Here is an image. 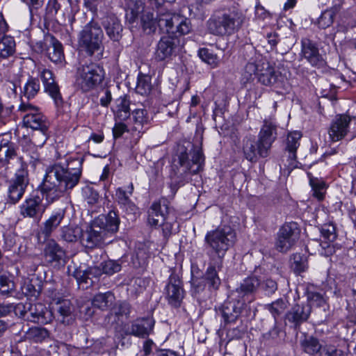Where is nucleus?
<instances>
[{
  "label": "nucleus",
  "instance_id": "obj_45",
  "mask_svg": "<svg viewBox=\"0 0 356 356\" xmlns=\"http://www.w3.org/2000/svg\"><path fill=\"white\" fill-rule=\"evenodd\" d=\"M198 56L203 62L207 63L212 68L217 67L219 65L220 59L218 56L207 48L200 49Z\"/></svg>",
  "mask_w": 356,
  "mask_h": 356
},
{
  "label": "nucleus",
  "instance_id": "obj_13",
  "mask_svg": "<svg viewBox=\"0 0 356 356\" xmlns=\"http://www.w3.org/2000/svg\"><path fill=\"white\" fill-rule=\"evenodd\" d=\"M246 300H243L239 296H233L232 293L229 299L225 302L222 307L221 315L225 324L234 322L245 309Z\"/></svg>",
  "mask_w": 356,
  "mask_h": 356
},
{
  "label": "nucleus",
  "instance_id": "obj_15",
  "mask_svg": "<svg viewBox=\"0 0 356 356\" xmlns=\"http://www.w3.org/2000/svg\"><path fill=\"white\" fill-rule=\"evenodd\" d=\"M277 125L272 120H265L258 134V142L260 143V152L266 154L269 152L272 144L277 138Z\"/></svg>",
  "mask_w": 356,
  "mask_h": 356
},
{
  "label": "nucleus",
  "instance_id": "obj_48",
  "mask_svg": "<svg viewBox=\"0 0 356 356\" xmlns=\"http://www.w3.org/2000/svg\"><path fill=\"white\" fill-rule=\"evenodd\" d=\"M261 68L254 62H249L246 64L244 72L243 73V79L245 82L252 81L256 76L260 72Z\"/></svg>",
  "mask_w": 356,
  "mask_h": 356
},
{
  "label": "nucleus",
  "instance_id": "obj_3",
  "mask_svg": "<svg viewBox=\"0 0 356 356\" xmlns=\"http://www.w3.org/2000/svg\"><path fill=\"white\" fill-rule=\"evenodd\" d=\"M120 220L117 213L111 211L106 216L101 215L95 218L86 230L81 235V243L88 248L100 247L109 243L112 234L117 232Z\"/></svg>",
  "mask_w": 356,
  "mask_h": 356
},
{
  "label": "nucleus",
  "instance_id": "obj_55",
  "mask_svg": "<svg viewBox=\"0 0 356 356\" xmlns=\"http://www.w3.org/2000/svg\"><path fill=\"white\" fill-rule=\"evenodd\" d=\"M307 301L306 305L316 307H321L325 303L324 297L319 293L309 291L307 293Z\"/></svg>",
  "mask_w": 356,
  "mask_h": 356
},
{
  "label": "nucleus",
  "instance_id": "obj_61",
  "mask_svg": "<svg viewBox=\"0 0 356 356\" xmlns=\"http://www.w3.org/2000/svg\"><path fill=\"white\" fill-rule=\"evenodd\" d=\"M99 98L100 105L104 107H108L112 100V95L108 88L103 89L101 92Z\"/></svg>",
  "mask_w": 356,
  "mask_h": 356
},
{
  "label": "nucleus",
  "instance_id": "obj_37",
  "mask_svg": "<svg viewBox=\"0 0 356 356\" xmlns=\"http://www.w3.org/2000/svg\"><path fill=\"white\" fill-rule=\"evenodd\" d=\"M63 218V211H59L53 213L51 216L44 222L43 228L42 229V233L46 236H49L51 232L56 229L60 224Z\"/></svg>",
  "mask_w": 356,
  "mask_h": 356
},
{
  "label": "nucleus",
  "instance_id": "obj_40",
  "mask_svg": "<svg viewBox=\"0 0 356 356\" xmlns=\"http://www.w3.org/2000/svg\"><path fill=\"white\" fill-rule=\"evenodd\" d=\"M307 175L309 178V184L312 188L313 195L318 200H323L326 190L325 181L322 179L312 177L310 172H309Z\"/></svg>",
  "mask_w": 356,
  "mask_h": 356
},
{
  "label": "nucleus",
  "instance_id": "obj_39",
  "mask_svg": "<svg viewBox=\"0 0 356 356\" xmlns=\"http://www.w3.org/2000/svg\"><path fill=\"white\" fill-rule=\"evenodd\" d=\"M114 296L111 292L100 293L94 296L92 305L101 310H105L112 304Z\"/></svg>",
  "mask_w": 356,
  "mask_h": 356
},
{
  "label": "nucleus",
  "instance_id": "obj_35",
  "mask_svg": "<svg viewBox=\"0 0 356 356\" xmlns=\"http://www.w3.org/2000/svg\"><path fill=\"white\" fill-rule=\"evenodd\" d=\"M300 346L305 353L313 356H318L322 348V344L317 338L306 334L300 339Z\"/></svg>",
  "mask_w": 356,
  "mask_h": 356
},
{
  "label": "nucleus",
  "instance_id": "obj_46",
  "mask_svg": "<svg viewBox=\"0 0 356 356\" xmlns=\"http://www.w3.org/2000/svg\"><path fill=\"white\" fill-rule=\"evenodd\" d=\"M102 272L108 275H112L120 271L122 264L119 260L108 259L101 263Z\"/></svg>",
  "mask_w": 356,
  "mask_h": 356
},
{
  "label": "nucleus",
  "instance_id": "obj_11",
  "mask_svg": "<svg viewBox=\"0 0 356 356\" xmlns=\"http://www.w3.org/2000/svg\"><path fill=\"white\" fill-rule=\"evenodd\" d=\"M19 213L23 218L40 220L46 210L43 197L37 194H31L19 207Z\"/></svg>",
  "mask_w": 356,
  "mask_h": 356
},
{
  "label": "nucleus",
  "instance_id": "obj_8",
  "mask_svg": "<svg viewBox=\"0 0 356 356\" xmlns=\"http://www.w3.org/2000/svg\"><path fill=\"white\" fill-rule=\"evenodd\" d=\"M29 184L28 165L22 164L20 168H16L15 176L8 187L7 201L11 204L17 203L24 195Z\"/></svg>",
  "mask_w": 356,
  "mask_h": 356
},
{
  "label": "nucleus",
  "instance_id": "obj_16",
  "mask_svg": "<svg viewBox=\"0 0 356 356\" xmlns=\"http://www.w3.org/2000/svg\"><path fill=\"white\" fill-rule=\"evenodd\" d=\"M39 76L44 85V90L54 99L57 107L63 104V99L60 92L58 86L55 82L53 73L48 69H39Z\"/></svg>",
  "mask_w": 356,
  "mask_h": 356
},
{
  "label": "nucleus",
  "instance_id": "obj_9",
  "mask_svg": "<svg viewBox=\"0 0 356 356\" xmlns=\"http://www.w3.org/2000/svg\"><path fill=\"white\" fill-rule=\"evenodd\" d=\"M19 111L24 113L22 116L24 127L32 130H48L49 122L47 118L39 111L38 108L29 103L22 102Z\"/></svg>",
  "mask_w": 356,
  "mask_h": 356
},
{
  "label": "nucleus",
  "instance_id": "obj_36",
  "mask_svg": "<svg viewBox=\"0 0 356 356\" xmlns=\"http://www.w3.org/2000/svg\"><path fill=\"white\" fill-rule=\"evenodd\" d=\"M52 308L57 311L63 318L69 316L72 313V305L69 300L52 294L51 296Z\"/></svg>",
  "mask_w": 356,
  "mask_h": 356
},
{
  "label": "nucleus",
  "instance_id": "obj_31",
  "mask_svg": "<svg viewBox=\"0 0 356 356\" xmlns=\"http://www.w3.org/2000/svg\"><path fill=\"white\" fill-rule=\"evenodd\" d=\"M302 54L312 66H317L322 61L318 47L310 40H302Z\"/></svg>",
  "mask_w": 356,
  "mask_h": 356
},
{
  "label": "nucleus",
  "instance_id": "obj_49",
  "mask_svg": "<svg viewBox=\"0 0 356 356\" xmlns=\"http://www.w3.org/2000/svg\"><path fill=\"white\" fill-rule=\"evenodd\" d=\"M62 232V237L68 242L76 241L78 238L81 239V235L82 234V230L79 227H64Z\"/></svg>",
  "mask_w": 356,
  "mask_h": 356
},
{
  "label": "nucleus",
  "instance_id": "obj_57",
  "mask_svg": "<svg viewBox=\"0 0 356 356\" xmlns=\"http://www.w3.org/2000/svg\"><path fill=\"white\" fill-rule=\"evenodd\" d=\"M321 234L323 238L329 241H333L337 238L336 229L332 224H325L321 228Z\"/></svg>",
  "mask_w": 356,
  "mask_h": 356
},
{
  "label": "nucleus",
  "instance_id": "obj_12",
  "mask_svg": "<svg viewBox=\"0 0 356 356\" xmlns=\"http://www.w3.org/2000/svg\"><path fill=\"white\" fill-rule=\"evenodd\" d=\"M25 309H21L20 315L27 320L40 324H47L53 319L52 312L48 309L43 304H28L24 305Z\"/></svg>",
  "mask_w": 356,
  "mask_h": 356
},
{
  "label": "nucleus",
  "instance_id": "obj_7",
  "mask_svg": "<svg viewBox=\"0 0 356 356\" xmlns=\"http://www.w3.org/2000/svg\"><path fill=\"white\" fill-rule=\"evenodd\" d=\"M104 33L97 23L90 22L81 31L79 35V44L90 56L102 46Z\"/></svg>",
  "mask_w": 356,
  "mask_h": 356
},
{
  "label": "nucleus",
  "instance_id": "obj_29",
  "mask_svg": "<svg viewBox=\"0 0 356 356\" xmlns=\"http://www.w3.org/2000/svg\"><path fill=\"white\" fill-rule=\"evenodd\" d=\"M311 313V307L306 304H297L287 314V319L292 322L296 326L300 325L306 321Z\"/></svg>",
  "mask_w": 356,
  "mask_h": 356
},
{
  "label": "nucleus",
  "instance_id": "obj_59",
  "mask_svg": "<svg viewBox=\"0 0 356 356\" xmlns=\"http://www.w3.org/2000/svg\"><path fill=\"white\" fill-rule=\"evenodd\" d=\"M125 132L131 133V127H128L123 122H119L115 124L113 128V135L115 138H120Z\"/></svg>",
  "mask_w": 356,
  "mask_h": 356
},
{
  "label": "nucleus",
  "instance_id": "obj_47",
  "mask_svg": "<svg viewBox=\"0 0 356 356\" xmlns=\"http://www.w3.org/2000/svg\"><path fill=\"white\" fill-rule=\"evenodd\" d=\"M287 306L288 302L283 298H280L271 304L267 305L266 307L275 318L285 311Z\"/></svg>",
  "mask_w": 356,
  "mask_h": 356
},
{
  "label": "nucleus",
  "instance_id": "obj_60",
  "mask_svg": "<svg viewBox=\"0 0 356 356\" xmlns=\"http://www.w3.org/2000/svg\"><path fill=\"white\" fill-rule=\"evenodd\" d=\"M341 353L333 345H322V348L318 356H340Z\"/></svg>",
  "mask_w": 356,
  "mask_h": 356
},
{
  "label": "nucleus",
  "instance_id": "obj_5",
  "mask_svg": "<svg viewBox=\"0 0 356 356\" xmlns=\"http://www.w3.org/2000/svg\"><path fill=\"white\" fill-rule=\"evenodd\" d=\"M236 241V232L229 225L219 226L207 232L204 237L205 244L212 251L208 254L210 257L217 259L218 265H220L227 251L234 245Z\"/></svg>",
  "mask_w": 356,
  "mask_h": 356
},
{
  "label": "nucleus",
  "instance_id": "obj_56",
  "mask_svg": "<svg viewBox=\"0 0 356 356\" xmlns=\"http://www.w3.org/2000/svg\"><path fill=\"white\" fill-rule=\"evenodd\" d=\"M260 289H262L266 294L270 295L274 293L277 289V282L270 278L261 279Z\"/></svg>",
  "mask_w": 356,
  "mask_h": 356
},
{
  "label": "nucleus",
  "instance_id": "obj_58",
  "mask_svg": "<svg viewBox=\"0 0 356 356\" xmlns=\"http://www.w3.org/2000/svg\"><path fill=\"white\" fill-rule=\"evenodd\" d=\"M21 309H25V306L22 304L17 305H14L11 303L0 304V316H6L13 311L16 312L18 311L20 312Z\"/></svg>",
  "mask_w": 356,
  "mask_h": 356
},
{
  "label": "nucleus",
  "instance_id": "obj_28",
  "mask_svg": "<svg viewBox=\"0 0 356 356\" xmlns=\"http://www.w3.org/2000/svg\"><path fill=\"white\" fill-rule=\"evenodd\" d=\"M222 266V260L220 265L217 263V259L210 257L209 267L205 273L204 279L208 284L209 288L217 289L220 285V279L218 275V271L220 270Z\"/></svg>",
  "mask_w": 356,
  "mask_h": 356
},
{
  "label": "nucleus",
  "instance_id": "obj_42",
  "mask_svg": "<svg viewBox=\"0 0 356 356\" xmlns=\"http://www.w3.org/2000/svg\"><path fill=\"white\" fill-rule=\"evenodd\" d=\"M40 88L39 81L35 78L29 77L23 87L22 91L23 97L27 99L35 97Z\"/></svg>",
  "mask_w": 356,
  "mask_h": 356
},
{
  "label": "nucleus",
  "instance_id": "obj_2",
  "mask_svg": "<svg viewBox=\"0 0 356 356\" xmlns=\"http://www.w3.org/2000/svg\"><path fill=\"white\" fill-rule=\"evenodd\" d=\"M138 17L143 31L147 34L155 32L157 26L175 37L186 35L191 31V22L188 18L179 14L166 13L157 19L152 10L145 9L142 0H136L134 4L131 1L126 13V18L130 24L134 23Z\"/></svg>",
  "mask_w": 356,
  "mask_h": 356
},
{
  "label": "nucleus",
  "instance_id": "obj_43",
  "mask_svg": "<svg viewBox=\"0 0 356 356\" xmlns=\"http://www.w3.org/2000/svg\"><path fill=\"white\" fill-rule=\"evenodd\" d=\"M49 59L54 63H61L64 59L63 46L58 40L53 39L51 46L48 49Z\"/></svg>",
  "mask_w": 356,
  "mask_h": 356
},
{
  "label": "nucleus",
  "instance_id": "obj_25",
  "mask_svg": "<svg viewBox=\"0 0 356 356\" xmlns=\"http://www.w3.org/2000/svg\"><path fill=\"white\" fill-rule=\"evenodd\" d=\"M259 81L266 86H279L282 84V76L280 73L275 71L268 63L266 64L260 70L258 74Z\"/></svg>",
  "mask_w": 356,
  "mask_h": 356
},
{
  "label": "nucleus",
  "instance_id": "obj_50",
  "mask_svg": "<svg viewBox=\"0 0 356 356\" xmlns=\"http://www.w3.org/2000/svg\"><path fill=\"white\" fill-rule=\"evenodd\" d=\"M14 282L6 276H0V293L3 296H12L15 291Z\"/></svg>",
  "mask_w": 356,
  "mask_h": 356
},
{
  "label": "nucleus",
  "instance_id": "obj_41",
  "mask_svg": "<svg viewBox=\"0 0 356 356\" xmlns=\"http://www.w3.org/2000/svg\"><path fill=\"white\" fill-rule=\"evenodd\" d=\"M49 336V331L44 327H33L26 333V337L35 343H41Z\"/></svg>",
  "mask_w": 356,
  "mask_h": 356
},
{
  "label": "nucleus",
  "instance_id": "obj_26",
  "mask_svg": "<svg viewBox=\"0 0 356 356\" xmlns=\"http://www.w3.org/2000/svg\"><path fill=\"white\" fill-rule=\"evenodd\" d=\"M342 5V1L337 0L332 7L323 11L317 19L318 26L323 29L330 27L333 24L335 16L341 11Z\"/></svg>",
  "mask_w": 356,
  "mask_h": 356
},
{
  "label": "nucleus",
  "instance_id": "obj_23",
  "mask_svg": "<svg viewBox=\"0 0 356 356\" xmlns=\"http://www.w3.org/2000/svg\"><path fill=\"white\" fill-rule=\"evenodd\" d=\"M102 24L107 35L113 41H118L122 36V26L114 14H108L102 19Z\"/></svg>",
  "mask_w": 356,
  "mask_h": 356
},
{
  "label": "nucleus",
  "instance_id": "obj_27",
  "mask_svg": "<svg viewBox=\"0 0 356 356\" xmlns=\"http://www.w3.org/2000/svg\"><path fill=\"white\" fill-rule=\"evenodd\" d=\"M260 285L261 278L256 275L250 276L245 278L241 284L240 287L233 292V296H239L243 300H245V296L255 292L260 289Z\"/></svg>",
  "mask_w": 356,
  "mask_h": 356
},
{
  "label": "nucleus",
  "instance_id": "obj_20",
  "mask_svg": "<svg viewBox=\"0 0 356 356\" xmlns=\"http://www.w3.org/2000/svg\"><path fill=\"white\" fill-rule=\"evenodd\" d=\"M350 121V118L346 115L337 117L332 121L329 129L330 139L337 142L343 138L349 131Z\"/></svg>",
  "mask_w": 356,
  "mask_h": 356
},
{
  "label": "nucleus",
  "instance_id": "obj_64",
  "mask_svg": "<svg viewBox=\"0 0 356 356\" xmlns=\"http://www.w3.org/2000/svg\"><path fill=\"white\" fill-rule=\"evenodd\" d=\"M161 226H162L163 233L165 237L169 236L172 234L173 223L172 221H169L168 216V219Z\"/></svg>",
  "mask_w": 356,
  "mask_h": 356
},
{
  "label": "nucleus",
  "instance_id": "obj_38",
  "mask_svg": "<svg viewBox=\"0 0 356 356\" xmlns=\"http://www.w3.org/2000/svg\"><path fill=\"white\" fill-rule=\"evenodd\" d=\"M0 40V58H6L15 51V42L13 37L3 35Z\"/></svg>",
  "mask_w": 356,
  "mask_h": 356
},
{
  "label": "nucleus",
  "instance_id": "obj_19",
  "mask_svg": "<svg viewBox=\"0 0 356 356\" xmlns=\"http://www.w3.org/2000/svg\"><path fill=\"white\" fill-rule=\"evenodd\" d=\"M131 134L134 137L140 138L149 127V119L145 109L138 108L132 112Z\"/></svg>",
  "mask_w": 356,
  "mask_h": 356
},
{
  "label": "nucleus",
  "instance_id": "obj_51",
  "mask_svg": "<svg viewBox=\"0 0 356 356\" xmlns=\"http://www.w3.org/2000/svg\"><path fill=\"white\" fill-rule=\"evenodd\" d=\"M191 161L194 166H190L188 170L191 173L197 174L200 171L204 163L202 153L200 150L195 151L192 155Z\"/></svg>",
  "mask_w": 356,
  "mask_h": 356
},
{
  "label": "nucleus",
  "instance_id": "obj_53",
  "mask_svg": "<svg viewBox=\"0 0 356 356\" xmlns=\"http://www.w3.org/2000/svg\"><path fill=\"white\" fill-rule=\"evenodd\" d=\"M31 141L35 146L42 147L48 139V130H33Z\"/></svg>",
  "mask_w": 356,
  "mask_h": 356
},
{
  "label": "nucleus",
  "instance_id": "obj_6",
  "mask_svg": "<svg viewBox=\"0 0 356 356\" xmlns=\"http://www.w3.org/2000/svg\"><path fill=\"white\" fill-rule=\"evenodd\" d=\"M104 70L94 63L81 65L76 70L75 86L82 92L95 89L104 79Z\"/></svg>",
  "mask_w": 356,
  "mask_h": 356
},
{
  "label": "nucleus",
  "instance_id": "obj_14",
  "mask_svg": "<svg viewBox=\"0 0 356 356\" xmlns=\"http://www.w3.org/2000/svg\"><path fill=\"white\" fill-rule=\"evenodd\" d=\"M165 290L168 304L176 308L180 307L184 298L185 291L183 289L182 281L177 275L172 274L169 277Z\"/></svg>",
  "mask_w": 356,
  "mask_h": 356
},
{
  "label": "nucleus",
  "instance_id": "obj_4",
  "mask_svg": "<svg viewBox=\"0 0 356 356\" xmlns=\"http://www.w3.org/2000/svg\"><path fill=\"white\" fill-rule=\"evenodd\" d=\"M245 21L244 15L238 10H221L214 12L206 22L207 31L216 36H229L236 33Z\"/></svg>",
  "mask_w": 356,
  "mask_h": 356
},
{
  "label": "nucleus",
  "instance_id": "obj_52",
  "mask_svg": "<svg viewBox=\"0 0 356 356\" xmlns=\"http://www.w3.org/2000/svg\"><path fill=\"white\" fill-rule=\"evenodd\" d=\"M22 293L28 298H36L39 294V289H36L35 286L29 280H25L21 286Z\"/></svg>",
  "mask_w": 356,
  "mask_h": 356
},
{
  "label": "nucleus",
  "instance_id": "obj_34",
  "mask_svg": "<svg viewBox=\"0 0 356 356\" xmlns=\"http://www.w3.org/2000/svg\"><path fill=\"white\" fill-rule=\"evenodd\" d=\"M267 152L266 154H263L260 152V143L257 141L248 140L246 141L243 146V154L245 159L251 162H256L258 156L262 158H266L268 155Z\"/></svg>",
  "mask_w": 356,
  "mask_h": 356
},
{
  "label": "nucleus",
  "instance_id": "obj_62",
  "mask_svg": "<svg viewBox=\"0 0 356 356\" xmlns=\"http://www.w3.org/2000/svg\"><path fill=\"white\" fill-rule=\"evenodd\" d=\"M115 313L117 316H127L130 313L129 305L126 302L120 303L115 309Z\"/></svg>",
  "mask_w": 356,
  "mask_h": 356
},
{
  "label": "nucleus",
  "instance_id": "obj_22",
  "mask_svg": "<svg viewBox=\"0 0 356 356\" xmlns=\"http://www.w3.org/2000/svg\"><path fill=\"white\" fill-rule=\"evenodd\" d=\"M134 185L131 183L127 190L119 187L115 191L116 201L120 208L125 211L127 213H134L137 211L136 205L132 202L130 197L134 192Z\"/></svg>",
  "mask_w": 356,
  "mask_h": 356
},
{
  "label": "nucleus",
  "instance_id": "obj_44",
  "mask_svg": "<svg viewBox=\"0 0 356 356\" xmlns=\"http://www.w3.org/2000/svg\"><path fill=\"white\" fill-rule=\"evenodd\" d=\"M151 89V77L143 73H139L136 87V92L142 95H145L150 92Z\"/></svg>",
  "mask_w": 356,
  "mask_h": 356
},
{
  "label": "nucleus",
  "instance_id": "obj_24",
  "mask_svg": "<svg viewBox=\"0 0 356 356\" xmlns=\"http://www.w3.org/2000/svg\"><path fill=\"white\" fill-rule=\"evenodd\" d=\"M168 207L160 202H154L148 211V222L150 225L161 226L168 219Z\"/></svg>",
  "mask_w": 356,
  "mask_h": 356
},
{
  "label": "nucleus",
  "instance_id": "obj_32",
  "mask_svg": "<svg viewBox=\"0 0 356 356\" xmlns=\"http://www.w3.org/2000/svg\"><path fill=\"white\" fill-rule=\"evenodd\" d=\"M44 254L46 259L51 263L54 261L60 263L64 260L65 256V251L54 241H49L47 243Z\"/></svg>",
  "mask_w": 356,
  "mask_h": 356
},
{
  "label": "nucleus",
  "instance_id": "obj_1",
  "mask_svg": "<svg viewBox=\"0 0 356 356\" xmlns=\"http://www.w3.org/2000/svg\"><path fill=\"white\" fill-rule=\"evenodd\" d=\"M83 159L70 158L47 167L40 191L49 204L75 187L81 178Z\"/></svg>",
  "mask_w": 356,
  "mask_h": 356
},
{
  "label": "nucleus",
  "instance_id": "obj_10",
  "mask_svg": "<svg viewBox=\"0 0 356 356\" xmlns=\"http://www.w3.org/2000/svg\"><path fill=\"white\" fill-rule=\"evenodd\" d=\"M300 230L295 222L284 223L277 234L275 248L281 252H286L297 242L300 237Z\"/></svg>",
  "mask_w": 356,
  "mask_h": 356
},
{
  "label": "nucleus",
  "instance_id": "obj_63",
  "mask_svg": "<svg viewBox=\"0 0 356 356\" xmlns=\"http://www.w3.org/2000/svg\"><path fill=\"white\" fill-rule=\"evenodd\" d=\"M294 268L296 271L300 273L306 269V264L302 261L301 256L300 254H295L293 256Z\"/></svg>",
  "mask_w": 356,
  "mask_h": 356
},
{
  "label": "nucleus",
  "instance_id": "obj_30",
  "mask_svg": "<svg viewBox=\"0 0 356 356\" xmlns=\"http://www.w3.org/2000/svg\"><path fill=\"white\" fill-rule=\"evenodd\" d=\"M154 322L151 318L138 319L129 328V334L141 338L148 336L153 330Z\"/></svg>",
  "mask_w": 356,
  "mask_h": 356
},
{
  "label": "nucleus",
  "instance_id": "obj_21",
  "mask_svg": "<svg viewBox=\"0 0 356 356\" xmlns=\"http://www.w3.org/2000/svg\"><path fill=\"white\" fill-rule=\"evenodd\" d=\"M178 40L173 37H163L157 44L155 58L158 61H163L170 58L177 49Z\"/></svg>",
  "mask_w": 356,
  "mask_h": 356
},
{
  "label": "nucleus",
  "instance_id": "obj_33",
  "mask_svg": "<svg viewBox=\"0 0 356 356\" xmlns=\"http://www.w3.org/2000/svg\"><path fill=\"white\" fill-rule=\"evenodd\" d=\"M115 118L119 121H124L130 116V101L127 96H120L116 99L115 102Z\"/></svg>",
  "mask_w": 356,
  "mask_h": 356
},
{
  "label": "nucleus",
  "instance_id": "obj_17",
  "mask_svg": "<svg viewBox=\"0 0 356 356\" xmlns=\"http://www.w3.org/2000/svg\"><path fill=\"white\" fill-rule=\"evenodd\" d=\"M302 134L300 131L290 132L286 138L284 156L287 157V167L289 169L298 168L296 151L300 146Z\"/></svg>",
  "mask_w": 356,
  "mask_h": 356
},
{
  "label": "nucleus",
  "instance_id": "obj_18",
  "mask_svg": "<svg viewBox=\"0 0 356 356\" xmlns=\"http://www.w3.org/2000/svg\"><path fill=\"white\" fill-rule=\"evenodd\" d=\"M17 148L14 143L1 140L0 143V162L3 165L13 164L16 162L17 168H20L22 164H27L23 157L17 155Z\"/></svg>",
  "mask_w": 356,
  "mask_h": 356
},
{
  "label": "nucleus",
  "instance_id": "obj_54",
  "mask_svg": "<svg viewBox=\"0 0 356 356\" xmlns=\"http://www.w3.org/2000/svg\"><path fill=\"white\" fill-rule=\"evenodd\" d=\"M83 196L85 201L90 205L96 204L99 200L98 193L90 186H86L83 188Z\"/></svg>",
  "mask_w": 356,
  "mask_h": 356
}]
</instances>
